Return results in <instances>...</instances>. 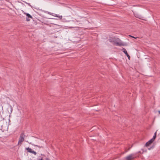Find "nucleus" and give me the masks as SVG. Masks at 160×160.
<instances>
[{
  "label": "nucleus",
  "mask_w": 160,
  "mask_h": 160,
  "mask_svg": "<svg viewBox=\"0 0 160 160\" xmlns=\"http://www.w3.org/2000/svg\"><path fill=\"white\" fill-rule=\"evenodd\" d=\"M122 51L126 55V56L128 55L127 53L126 50L125 48H123L122 49Z\"/></svg>",
  "instance_id": "nucleus-7"
},
{
  "label": "nucleus",
  "mask_w": 160,
  "mask_h": 160,
  "mask_svg": "<svg viewBox=\"0 0 160 160\" xmlns=\"http://www.w3.org/2000/svg\"><path fill=\"white\" fill-rule=\"evenodd\" d=\"M157 130L155 132L154 136L152 138L149 140L145 144V146L146 147H148L155 140L156 137L157 132Z\"/></svg>",
  "instance_id": "nucleus-2"
},
{
  "label": "nucleus",
  "mask_w": 160,
  "mask_h": 160,
  "mask_svg": "<svg viewBox=\"0 0 160 160\" xmlns=\"http://www.w3.org/2000/svg\"><path fill=\"white\" fill-rule=\"evenodd\" d=\"M127 57H128V59L130 60V56L129 55H127Z\"/></svg>",
  "instance_id": "nucleus-15"
},
{
  "label": "nucleus",
  "mask_w": 160,
  "mask_h": 160,
  "mask_svg": "<svg viewBox=\"0 0 160 160\" xmlns=\"http://www.w3.org/2000/svg\"><path fill=\"white\" fill-rule=\"evenodd\" d=\"M38 160H43L42 158H40L39 159H38Z\"/></svg>",
  "instance_id": "nucleus-16"
},
{
  "label": "nucleus",
  "mask_w": 160,
  "mask_h": 160,
  "mask_svg": "<svg viewBox=\"0 0 160 160\" xmlns=\"http://www.w3.org/2000/svg\"><path fill=\"white\" fill-rule=\"evenodd\" d=\"M30 18H26L27 21H30V19H29Z\"/></svg>",
  "instance_id": "nucleus-14"
},
{
  "label": "nucleus",
  "mask_w": 160,
  "mask_h": 160,
  "mask_svg": "<svg viewBox=\"0 0 160 160\" xmlns=\"http://www.w3.org/2000/svg\"><path fill=\"white\" fill-rule=\"evenodd\" d=\"M46 160H49L48 158H46Z\"/></svg>",
  "instance_id": "nucleus-17"
},
{
  "label": "nucleus",
  "mask_w": 160,
  "mask_h": 160,
  "mask_svg": "<svg viewBox=\"0 0 160 160\" xmlns=\"http://www.w3.org/2000/svg\"><path fill=\"white\" fill-rule=\"evenodd\" d=\"M48 13L51 15L58 18L59 19H62V16L59 15L51 12H48Z\"/></svg>",
  "instance_id": "nucleus-5"
},
{
  "label": "nucleus",
  "mask_w": 160,
  "mask_h": 160,
  "mask_svg": "<svg viewBox=\"0 0 160 160\" xmlns=\"http://www.w3.org/2000/svg\"><path fill=\"white\" fill-rule=\"evenodd\" d=\"M158 113H159V114H160V111H158Z\"/></svg>",
  "instance_id": "nucleus-18"
},
{
  "label": "nucleus",
  "mask_w": 160,
  "mask_h": 160,
  "mask_svg": "<svg viewBox=\"0 0 160 160\" xmlns=\"http://www.w3.org/2000/svg\"><path fill=\"white\" fill-rule=\"evenodd\" d=\"M10 111L9 112V111H8L10 113H11L12 112V111L13 110V109H12V106H10Z\"/></svg>",
  "instance_id": "nucleus-11"
},
{
  "label": "nucleus",
  "mask_w": 160,
  "mask_h": 160,
  "mask_svg": "<svg viewBox=\"0 0 160 160\" xmlns=\"http://www.w3.org/2000/svg\"><path fill=\"white\" fill-rule=\"evenodd\" d=\"M26 150H27L28 151L31 153L33 154L34 155H36L37 154L36 152L34 151H33L31 148H26Z\"/></svg>",
  "instance_id": "nucleus-6"
},
{
  "label": "nucleus",
  "mask_w": 160,
  "mask_h": 160,
  "mask_svg": "<svg viewBox=\"0 0 160 160\" xmlns=\"http://www.w3.org/2000/svg\"><path fill=\"white\" fill-rule=\"evenodd\" d=\"M24 14L26 15L28 17V18H32V17L30 14H29V13H26V12H24Z\"/></svg>",
  "instance_id": "nucleus-8"
},
{
  "label": "nucleus",
  "mask_w": 160,
  "mask_h": 160,
  "mask_svg": "<svg viewBox=\"0 0 160 160\" xmlns=\"http://www.w3.org/2000/svg\"><path fill=\"white\" fill-rule=\"evenodd\" d=\"M129 37H131L132 38H134L135 39H137V38H138L137 37H134L133 36H132L131 35H129Z\"/></svg>",
  "instance_id": "nucleus-13"
},
{
  "label": "nucleus",
  "mask_w": 160,
  "mask_h": 160,
  "mask_svg": "<svg viewBox=\"0 0 160 160\" xmlns=\"http://www.w3.org/2000/svg\"><path fill=\"white\" fill-rule=\"evenodd\" d=\"M115 38H110L109 39V42H113L114 43V39Z\"/></svg>",
  "instance_id": "nucleus-9"
},
{
  "label": "nucleus",
  "mask_w": 160,
  "mask_h": 160,
  "mask_svg": "<svg viewBox=\"0 0 160 160\" xmlns=\"http://www.w3.org/2000/svg\"><path fill=\"white\" fill-rule=\"evenodd\" d=\"M136 157L134 154H132L126 157L125 159L126 160H132L136 158Z\"/></svg>",
  "instance_id": "nucleus-4"
},
{
  "label": "nucleus",
  "mask_w": 160,
  "mask_h": 160,
  "mask_svg": "<svg viewBox=\"0 0 160 160\" xmlns=\"http://www.w3.org/2000/svg\"><path fill=\"white\" fill-rule=\"evenodd\" d=\"M34 145L35 146L38 147L39 148H43V146L42 145Z\"/></svg>",
  "instance_id": "nucleus-10"
},
{
  "label": "nucleus",
  "mask_w": 160,
  "mask_h": 160,
  "mask_svg": "<svg viewBox=\"0 0 160 160\" xmlns=\"http://www.w3.org/2000/svg\"><path fill=\"white\" fill-rule=\"evenodd\" d=\"M114 41L113 43L114 45H116L117 46H124V44L121 40L119 38H116L114 39Z\"/></svg>",
  "instance_id": "nucleus-1"
},
{
  "label": "nucleus",
  "mask_w": 160,
  "mask_h": 160,
  "mask_svg": "<svg viewBox=\"0 0 160 160\" xmlns=\"http://www.w3.org/2000/svg\"><path fill=\"white\" fill-rule=\"evenodd\" d=\"M135 15V17L138 18L140 19L141 18V17L140 15H138V14H136Z\"/></svg>",
  "instance_id": "nucleus-12"
},
{
  "label": "nucleus",
  "mask_w": 160,
  "mask_h": 160,
  "mask_svg": "<svg viewBox=\"0 0 160 160\" xmlns=\"http://www.w3.org/2000/svg\"><path fill=\"white\" fill-rule=\"evenodd\" d=\"M24 137L25 135L24 133H22L20 134V137L19 139L18 145H21L22 143L24 140Z\"/></svg>",
  "instance_id": "nucleus-3"
}]
</instances>
